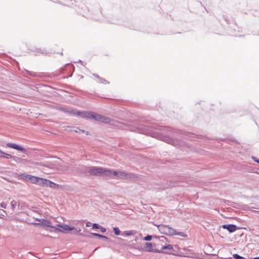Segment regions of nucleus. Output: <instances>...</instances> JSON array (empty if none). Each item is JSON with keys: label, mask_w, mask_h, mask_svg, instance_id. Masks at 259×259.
Masks as SVG:
<instances>
[{"label": "nucleus", "mask_w": 259, "mask_h": 259, "mask_svg": "<svg viewBox=\"0 0 259 259\" xmlns=\"http://www.w3.org/2000/svg\"><path fill=\"white\" fill-rule=\"evenodd\" d=\"M6 146L8 148H13L17 150L20 151L24 153H26V150L25 148L14 143H8L6 144Z\"/></svg>", "instance_id": "5"}, {"label": "nucleus", "mask_w": 259, "mask_h": 259, "mask_svg": "<svg viewBox=\"0 0 259 259\" xmlns=\"http://www.w3.org/2000/svg\"><path fill=\"white\" fill-rule=\"evenodd\" d=\"M113 232L116 235H119L120 234V231L117 227L113 228Z\"/></svg>", "instance_id": "22"}, {"label": "nucleus", "mask_w": 259, "mask_h": 259, "mask_svg": "<svg viewBox=\"0 0 259 259\" xmlns=\"http://www.w3.org/2000/svg\"><path fill=\"white\" fill-rule=\"evenodd\" d=\"M152 239V236L148 235L144 238V240L146 241H150Z\"/></svg>", "instance_id": "24"}, {"label": "nucleus", "mask_w": 259, "mask_h": 259, "mask_svg": "<svg viewBox=\"0 0 259 259\" xmlns=\"http://www.w3.org/2000/svg\"><path fill=\"white\" fill-rule=\"evenodd\" d=\"M0 157L6 159H12L14 157L10 154L5 153L3 151L0 150Z\"/></svg>", "instance_id": "10"}, {"label": "nucleus", "mask_w": 259, "mask_h": 259, "mask_svg": "<svg viewBox=\"0 0 259 259\" xmlns=\"http://www.w3.org/2000/svg\"><path fill=\"white\" fill-rule=\"evenodd\" d=\"M99 229H100V231L102 232H103V233L105 232L106 231V229L105 228H103V227H100Z\"/></svg>", "instance_id": "31"}, {"label": "nucleus", "mask_w": 259, "mask_h": 259, "mask_svg": "<svg viewBox=\"0 0 259 259\" xmlns=\"http://www.w3.org/2000/svg\"><path fill=\"white\" fill-rule=\"evenodd\" d=\"M145 250L151 252L153 251L152 244L151 243L147 242L145 244Z\"/></svg>", "instance_id": "13"}, {"label": "nucleus", "mask_w": 259, "mask_h": 259, "mask_svg": "<svg viewBox=\"0 0 259 259\" xmlns=\"http://www.w3.org/2000/svg\"><path fill=\"white\" fill-rule=\"evenodd\" d=\"M253 259H259V257H255Z\"/></svg>", "instance_id": "35"}, {"label": "nucleus", "mask_w": 259, "mask_h": 259, "mask_svg": "<svg viewBox=\"0 0 259 259\" xmlns=\"http://www.w3.org/2000/svg\"><path fill=\"white\" fill-rule=\"evenodd\" d=\"M222 228L227 229L230 233H233L238 229L237 226L233 224L223 225Z\"/></svg>", "instance_id": "6"}, {"label": "nucleus", "mask_w": 259, "mask_h": 259, "mask_svg": "<svg viewBox=\"0 0 259 259\" xmlns=\"http://www.w3.org/2000/svg\"><path fill=\"white\" fill-rule=\"evenodd\" d=\"M11 206L13 209H14L15 206L17 205V202L15 200L11 201Z\"/></svg>", "instance_id": "25"}, {"label": "nucleus", "mask_w": 259, "mask_h": 259, "mask_svg": "<svg viewBox=\"0 0 259 259\" xmlns=\"http://www.w3.org/2000/svg\"><path fill=\"white\" fill-rule=\"evenodd\" d=\"M66 112L81 118L88 119H95L96 121H101L105 123L110 122V119L109 118L92 112L85 111H79L75 109H66Z\"/></svg>", "instance_id": "1"}, {"label": "nucleus", "mask_w": 259, "mask_h": 259, "mask_svg": "<svg viewBox=\"0 0 259 259\" xmlns=\"http://www.w3.org/2000/svg\"><path fill=\"white\" fill-rule=\"evenodd\" d=\"M158 230L161 234L172 236L176 234V230L171 227L165 225H159L157 226Z\"/></svg>", "instance_id": "3"}, {"label": "nucleus", "mask_w": 259, "mask_h": 259, "mask_svg": "<svg viewBox=\"0 0 259 259\" xmlns=\"http://www.w3.org/2000/svg\"><path fill=\"white\" fill-rule=\"evenodd\" d=\"M111 174L108 177H115L116 176L119 178L124 179L131 178V174L126 173L124 172L116 171L113 170H111Z\"/></svg>", "instance_id": "4"}, {"label": "nucleus", "mask_w": 259, "mask_h": 259, "mask_svg": "<svg viewBox=\"0 0 259 259\" xmlns=\"http://www.w3.org/2000/svg\"><path fill=\"white\" fill-rule=\"evenodd\" d=\"M89 134V132H86V135H88Z\"/></svg>", "instance_id": "36"}, {"label": "nucleus", "mask_w": 259, "mask_h": 259, "mask_svg": "<svg viewBox=\"0 0 259 259\" xmlns=\"http://www.w3.org/2000/svg\"><path fill=\"white\" fill-rule=\"evenodd\" d=\"M176 186V184H172L169 185L170 187H175Z\"/></svg>", "instance_id": "34"}, {"label": "nucleus", "mask_w": 259, "mask_h": 259, "mask_svg": "<svg viewBox=\"0 0 259 259\" xmlns=\"http://www.w3.org/2000/svg\"><path fill=\"white\" fill-rule=\"evenodd\" d=\"M162 140L164 142L175 146H176L178 144L177 140L171 139L168 137H164Z\"/></svg>", "instance_id": "8"}, {"label": "nucleus", "mask_w": 259, "mask_h": 259, "mask_svg": "<svg viewBox=\"0 0 259 259\" xmlns=\"http://www.w3.org/2000/svg\"><path fill=\"white\" fill-rule=\"evenodd\" d=\"M162 250H166L167 251L170 252V253L169 254L171 253V251L174 250L172 246L170 244H168V245L163 246L162 248Z\"/></svg>", "instance_id": "14"}, {"label": "nucleus", "mask_w": 259, "mask_h": 259, "mask_svg": "<svg viewBox=\"0 0 259 259\" xmlns=\"http://www.w3.org/2000/svg\"><path fill=\"white\" fill-rule=\"evenodd\" d=\"M83 170L87 175L94 176H98L101 174L103 176L108 177L112 172L111 169L95 166H85Z\"/></svg>", "instance_id": "2"}, {"label": "nucleus", "mask_w": 259, "mask_h": 259, "mask_svg": "<svg viewBox=\"0 0 259 259\" xmlns=\"http://www.w3.org/2000/svg\"><path fill=\"white\" fill-rule=\"evenodd\" d=\"M36 220L40 222V223H35V225H42L46 227H51V222L45 219H36Z\"/></svg>", "instance_id": "7"}, {"label": "nucleus", "mask_w": 259, "mask_h": 259, "mask_svg": "<svg viewBox=\"0 0 259 259\" xmlns=\"http://www.w3.org/2000/svg\"><path fill=\"white\" fill-rule=\"evenodd\" d=\"M253 159H254V160L255 162L259 163V159H256V158L255 157H253Z\"/></svg>", "instance_id": "33"}, {"label": "nucleus", "mask_w": 259, "mask_h": 259, "mask_svg": "<svg viewBox=\"0 0 259 259\" xmlns=\"http://www.w3.org/2000/svg\"><path fill=\"white\" fill-rule=\"evenodd\" d=\"M38 177L31 175L29 182L34 184H37V182H38Z\"/></svg>", "instance_id": "15"}, {"label": "nucleus", "mask_w": 259, "mask_h": 259, "mask_svg": "<svg viewBox=\"0 0 259 259\" xmlns=\"http://www.w3.org/2000/svg\"><path fill=\"white\" fill-rule=\"evenodd\" d=\"M91 234H92V235H93L94 236L97 237H98L99 238H102V239H104L106 241H109V240H110V238H109L108 237L104 236V235H101L100 234L95 233H92Z\"/></svg>", "instance_id": "12"}, {"label": "nucleus", "mask_w": 259, "mask_h": 259, "mask_svg": "<svg viewBox=\"0 0 259 259\" xmlns=\"http://www.w3.org/2000/svg\"><path fill=\"white\" fill-rule=\"evenodd\" d=\"M172 129L169 127L164 126L160 127V131L163 132H172Z\"/></svg>", "instance_id": "18"}, {"label": "nucleus", "mask_w": 259, "mask_h": 259, "mask_svg": "<svg viewBox=\"0 0 259 259\" xmlns=\"http://www.w3.org/2000/svg\"><path fill=\"white\" fill-rule=\"evenodd\" d=\"M94 76H95L96 77L98 78L100 81L101 82H103V81H106V80L104 79H103L102 78H101L99 75H96V74H94Z\"/></svg>", "instance_id": "26"}, {"label": "nucleus", "mask_w": 259, "mask_h": 259, "mask_svg": "<svg viewBox=\"0 0 259 259\" xmlns=\"http://www.w3.org/2000/svg\"><path fill=\"white\" fill-rule=\"evenodd\" d=\"M228 259H232V257L228 258Z\"/></svg>", "instance_id": "37"}, {"label": "nucleus", "mask_w": 259, "mask_h": 259, "mask_svg": "<svg viewBox=\"0 0 259 259\" xmlns=\"http://www.w3.org/2000/svg\"><path fill=\"white\" fill-rule=\"evenodd\" d=\"M233 256L235 259H247V258H244V257H243L242 256L239 255L238 254H234L233 255Z\"/></svg>", "instance_id": "23"}, {"label": "nucleus", "mask_w": 259, "mask_h": 259, "mask_svg": "<svg viewBox=\"0 0 259 259\" xmlns=\"http://www.w3.org/2000/svg\"><path fill=\"white\" fill-rule=\"evenodd\" d=\"M91 225V223L88 222L86 223V227H90Z\"/></svg>", "instance_id": "32"}, {"label": "nucleus", "mask_w": 259, "mask_h": 259, "mask_svg": "<svg viewBox=\"0 0 259 259\" xmlns=\"http://www.w3.org/2000/svg\"><path fill=\"white\" fill-rule=\"evenodd\" d=\"M134 234V231H125L123 232L122 235L131 236Z\"/></svg>", "instance_id": "20"}, {"label": "nucleus", "mask_w": 259, "mask_h": 259, "mask_svg": "<svg viewBox=\"0 0 259 259\" xmlns=\"http://www.w3.org/2000/svg\"><path fill=\"white\" fill-rule=\"evenodd\" d=\"M151 252H156V253H169L170 252H168L167 251H163L162 249L159 250L158 249H153V251Z\"/></svg>", "instance_id": "19"}, {"label": "nucleus", "mask_w": 259, "mask_h": 259, "mask_svg": "<svg viewBox=\"0 0 259 259\" xmlns=\"http://www.w3.org/2000/svg\"><path fill=\"white\" fill-rule=\"evenodd\" d=\"M93 228L94 229H99L100 226L98 224L94 223L93 224Z\"/></svg>", "instance_id": "27"}, {"label": "nucleus", "mask_w": 259, "mask_h": 259, "mask_svg": "<svg viewBox=\"0 0 259 259\" xmlns=\"http://www.w3.org/2000/svg\"><path fill=\"white\" fill-rule=\"evenodd\" d=\"M0 205L2 207L6 208L7 204L5 202H3L1 203Z\"/></svg>", "instance_id": "28"}, {"label": "nucleus", "mask_w": 259, "mask_h": 259, "mask_svg": "<svg viewBox=\"0 0 259 259\" xmlns=\"http://www.w3.org/2000/svg\"><path fill=\"white\" fill-rule=\"evenodd\" d=\"M75 227H71L67 225H66V233H68L69 231H72L74 230Z\"/></svg>", "instance_id": "21"}, {"label": "nucleus", "mask_w": 259, "mask_h": 259, "mask_svg": "<svg viewBox=\"0 0 259 259\" xmlns=\"http://www.w3.org/2000/svg\"><path fill=\"white\" fill-rule=\"evenodd\" d=\"M46 187H50L51 188H58L59 185L48 180V182H47V185Z\"/></svg>", "instance_id": "16"}, {"label": "nucleus", "mask_w": 259, "mask_h": 259, "mask_svg": "<svg viewBox=\"0 0 259 259\" xmlns=\"http://www.w3.org/2000/svg\"><path fill=\"white\" fill-rule=\"evenodd\" d=\"M175 235H179L180 236H184V233L183 232H177L176 231V234H175Z\"/></svg>", "instance_id": "29"}, {"label": "nucleus", "mask_w": 259, "mask_h": 259, "mask_svg": "<svg viewBox=\"0 0 259 259\" xmlns=\"http://www.w3.org/2000/svg\"><path fill=\"white\" fill-rule=\"evenodd\" d=\"M71 233L74 235H83L82 233H81V230L80 229H77L75 228H74V230H72V232H71Z\"/></svg>", "instance_id": "17"}, {"label": "nucleus", "mask_w": 259, "mask_h": 259, "mask_svg": "<svg viewBox=\"0 0 259 259\" xmlns=\"http://www.w3.org/2000/svg\"><path fill=\"white\" fill-rule=\"evenodd\" d=\"M30 176V175L26 174H20L18 175V178L22 180L29 181Z\"/></svg>", "instance_id": "11"}, {"label": "nucleus", "mask_w": 259, "mask_h": 259, "mask_svg": "<svg viewBox=\"0 0 259 259\" xmlns=\"http://www.w3.org/2000/svg\"><path fill=\"white\" fill-rule=\"evenodd\" d=\"M47 182H48V179L38 177V182H37V184L39 186L44 187V186H47Z\"/></svg>", "instance_id": "9"}, {"label": "nucleus", "mask_w": 259, "mask_h": 259, "mask_svg": "<svg viewBox=\"0 0 259 259\" xmlns=\"http://www.w3.org/2000/svg\"><path fill=\"white\" fill-rule=\"evenodd\" d=\"M73 131L75 133L82 132L84 133L85 131L83 130H80L79 128H77L76 130H73Z\"/></svg>", "instance_id": "30"}]
</instances>
